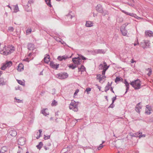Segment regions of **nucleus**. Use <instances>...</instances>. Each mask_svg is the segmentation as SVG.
<instances>
[{"label": "nucleus", "instance_id": "1", "mask_svg": "<svg viewBox=\"0 0 153 153\" xmlns=\"http://www.w3.org/2000/svg\"><path fill=\"white\" fill-rule=\"evenodd\" d=\"M16 135L17 132L15 130L12 129L10 130V135L14 137L12 139L11 141H10V146H11V144H12V146H13L12 149H13V147L17 141L16 138L15 137Z\"/></svg>", "mask_w": 153, "mask_h": 153}, {"label": "nucleus", "instance_id": "2", "mask_svg": "<svg viewBox=\"0 0 153 153\" xmlns=\"http://www.w3.org/2000/svg\"><path fill=\"white\" fill-rule=\"evenodd\" d=\"M141 82L139 79L132 81L130 83V85L134 88L135 90L139 89L141 88Z\"/></svg>", "mask_w": 153, "mask_h": 153}, {"label": "nucleus", "instance_id": "3", "mask_svg": "<svg viewBox=\"0 0 153 153\" xmlns=\"http://www.w3.org/2000/svg\"><path fill=\"white\" fill-rule=\"evenodd\" d=\"M109 65L107 66L106 63L105 62L103 64H101L99 65V69L103 70L102 71V75H104L105 72L109 67Z\"/></svg>", "mask_w": 153, "mask_h": 153}, {"label": "nucleus", "instance_id": "4", "mask_svg": "<svg viewBox=\"0 0 153 153\" xmlns=\"http://www.w3.org/2000/svg\"><path fill=\"white\" fill-rule=\"evenodd\" d=\"M78 102H75L74 101L72 100L70 104L69 108L70 109H73L75 111H78Z\"/></svg>", "mask_w": 153, "mask_h": 153}, {"label": "nucleus", "instance_id": "5", "mask_svg": "<svg viewBox=\"0 0 153 153\" xmlns=\"http://www.w3.org/2000/svg\"><path fill=\"white\" fill-rule=\"evenodd\" d=\"M68 74L65 72L61 73L57 75L58 77L60 79H64L68 76Z\"/></svg>", "mask_w": 153, "mask_h": 153}, {"label": "nucleus", "instance_id": "6", "mask_svg": "<svg viewBox=\"0 0 153 153\" xmlns=\"http://www.w3.org/2000/svg\"><path fill=\"white\" fill-rule=\"evenodd\" d=\"M72 61L74 64L78 65L81 64V62L82 61L80 57H78L73 58L72 59Z\"/></svg>", "mask_w": 153, "mask_h": 153}, {"label": "nucleus", "instance_id": "7", "mask_svg": "<svg viewBox=\"0 0 153 153\" xmlns=\"http://www.w3.org/2000/svg\"><path fill=\"white\" fill-rule=\"evenodd\" d=\"M25 139L23 137H21L19 138L18 140V143L19 145L23 146L25 143Z\"/></svg>", "mask_w": 153, "mask_h": 153}, {"label": "nucleus", "instance_id": "8", "mask_svg": "<svg viewBox=\"0 0 153 153\" xmlns=\"http://www.w3.org/2000/svg\"><path fill=\"white\" fill-rule=\"evenodd\" d=\"M10 9L12 10V13H16L19 11L17 4L13 5L12 7H10Z\"/></svg>", "mask_w": 153, "mask_h": 153}, {"label": "nucleus", "instance_id": "9", "mask_svg": "<svg viewBox=\"0 0 153 153\" xmlns=\"http://www.w3.org/2000/svg\"><path fill=\"white\" fill-rule=\"evenodd\" d=\"M10 65V61H7L6 62L2 64V65L0 69L2 70H4L7 68Z\"/></svg>", "mask_w": 153, "mask_h": 153}, {"label": "nucleus", "instance_id": "10", "mask_svg": "<svg viewBox=\"0 0 153 153\" xmlns=\"http://www.w3.org/2000/svg\"><path fill=\"white\" fill-rule=\"evenodd\" d=\"M50 65L52 68L56 70L59 68V64H55L53 61H51L50 62Z\"/></svg>", "mask_w": 153, "mask_h": 153}, {"label": "nucleus", "instance_id": "11", "mask_svg": "<svg viewBox=\"0 0 153 153\" xmlns=\"http://www.w3.org/2000/svg\"><path fill=\"white\" fill-rule=\"evenodd\" d=\"M71 56L69 57L67 55H64L62 56H59L57 59L59 60V61H62L63 59L65 60L66 59L68 58H71Z\"/></svg>", "mask_w": 153, "mask_h": 153}, {"label": "nucleus", "instance_id": "12", "mask_svg": "<svg viewBox=\"0 0 153 153\" xmlns=\"http://www.w3.org/2000/svg\"><path fill=\"white\" fill-rule=\"evenodd\" d=\"M96 10L99 13H102L103 12V8L101 5L98 4L96 7Z\"/></svg>", "mask_w": 153, "mask_h": 153}, {"label": "nucleus", "instance_id": "13", "mask_svg": "<svg viewBox=\"0 0 153 153\" xmlns=\"http://www.w3.org/2000/svg\"><path fill=\"white\" fill-rule=\"evenodd\" d=\"M145 34L146 36H153V32L150 30L146 31Z\"/></svg>", "mask_w": 153, "mask_h": 153}, {"label": "nucleus", "instance_id": "14", "mask_svg": "<svg viewBox=\"0 0 153 153\" xmlns=\"http://www.w3.org/2000/svg\"><path fill=\"white\" fill-rule=\"evenodd\" d=\"M50 56L48 54H46L44 59V61L46 63H48L50 60Z\"/></svg>", "mask_w": 153, "mask_h": 153}, {"label": "nucleus", "instance_id": "15", "mask_svg": "<svg viewBox=\"0 0 153 153\" xmlns=\"http://www.w3.org/2000/svg\"><path fill=\"white\" fill-rule=\"evenodd\" d=\"M120 31L123 36H126L127 35V31L126 30V28H124V29L122 27H120Z\"/></svg>", "mask_w": 153, "mask_h": 153}, {"label": "nucleus", "instance_id": "16", "mask_svg": "<svg viewBox=\"0 0 153 153\" xmlns=\"http://www.w3.org/2000/svg\"><path fill=\"white\" fill-rule=\"evenodd\" d=\"M24 70V66L22 63H19L18 66L17 70L19 71H21Z\"/></svg>", "mask_w": 153, "mask_h": 153}, {"label": "nucleus", "instance_id": "17", "mask_svg": "<svg viewBox=\"0 0 153 153\" xmlns=\"http://www.w3.org/2000/svg\"><path fill=\"white\" fill-rule=\"evenodd\" d=\"M34 47V45L32 43H29L28 44L27 48L29 50H33Z\"/></svg>", "mask_w": 153, "mask_h": 153}, {"label": "nucleus", "instance_id": "18", "mask_svg": "<svg viewBox=\"0 0 153 153\" xmlns=\"http://www.w3.org/2000/svg\"><path fill=\"white\" fill-rule=\"evenodd\" d=\"M42 113L44 115L46 116L49 114V113L48 111V110L47 108L43 109L42 111Z\"/></svg>", "mask_w": 153, "mask_h": 153}, {"label": "nucleus", "instance_id": "19", "mask_svg": "<svg viewBox=\"0 0 153 153\" xmlns=\"http://www.w3.org/2000/svg\"><path fill=\"white\" fill-rule=\"evenodd\" d=\"M68 17H69L71 19L72 18L74 17L75 16V14L74 13L72 12V11H70L68 14L66 16Z\"/></svg>", "mask_w": 153, "mask_h": 153}, {"label": "nucleus", "instance_id": "20", "mask_svg": "<svg viewBox=\"0 0 153 153\" xmlns=\"http://www.w3.org/2000/svg\"><path fill=\"white\" fill-rule=\"evenodd\" d=\"M95 52L96 53H105V52L102 49H98L96 50L95 51Z\"/></svg>", "mask_w": 153, "mask_h": 153}, {"label": "nucleus", "instance_id": "21", "mask_svg": "<svg viewBox=\"0 0 153 153\" xmlns=\"http://www.w3.org/2000/svg\"><path fill=\"white\" fill-rule=\"evenodd\" d=\"M141 46L143 48H146V40H143V42H142L140 44Z\"/></svg>", "mask_w": 153, "mask_h": 153}, {"label": "nucleus", "instance_id": "22", "mask_svg": "<svg viewBox=\"0 0 153 153\" xmlns=\"http://www.w3.org/2000/svg\"><path fill=\"white\" fill-rule=\"evenodd\" d=\"M102 77H100L101 75L100 74H98L97 75V77H98V76H99V77L98 78L97 77V79L99 80L100 81L102 80L103 79H104L106 77V76L104 75H102Z\"/></svg>", "mask_w": 153, "mask_h": 153}, {"label": "nucleus", "instance_id": "23", "mask_svg": "<svg viewBox=\"0 0 153 153\" xmlns=\"http://www.w3.org/2000/svg\"><path fill=\"white\" fill-rule=\"evenodd\" d=\"M43 145L42 142H41L39 143V144L36 146V147L39 150H40Z\"/></svg>", "mask_w": 153, "mask_h": 153}, {"label": "nucleus", "instance_id": "24", "mask_svg": "<svg viewBox=\"0 0 153 153\" xmlns=\"http://www.w3.org/2000/svg\"><path fill=\"white\" fill-rule=\"evenodd\" d=\"M15 50V47L12 45H10V53L13 52Z\"/></svg>", "mask_w": 153, "mask_h": 153}, {"label": "nucleus", "instance_id": "25", "mask_svg": "<svg viewBox=\"0 0 153 153\" xmlns=\"http://www.w3.org/2000/svg\"><path fill=\"white\" fill-rule=\"evenodd\" d=\"M85 26L87 27H90L92 26V24L90 21L87 22Z\"/></svg>", "mask_w": 153, "mask_h": 153}, {"label": "nucleus", "instance_id": "26", "mask_svg": "<svg viewBox=\"0 0 153 153\" xmlns=\"http://www.w3.org/2000/svg\"><path fill=\"white\" fill-rule=\"evenodd\" d=\"M85 69V68L83 65H82L80 68H78V70L79 71H83Z\"/></svg>", "mask_w": 153, "mask_h": 153}, {"label": "nucleus", "instance_id": "27", "mask_svg": "<svg viewBox=\"0 0 153 153\" xmlns=\"http://www.w3.org/2000/svg\"><path fill=\"white\" fill-rule=\"evenodd\" d=\"M45 1L47 5L50 7H52V5L51 4V0H45Z\"/></svg>", "mask_w": 153, "mask_h": 153}, {"label": "nucleus", "instance_id": "28", "mask_svg": "<svg viewBox=\"0 0 153 153\" xmlns=\"http://www.w3.org/2000/svg\"><path fill=\"white\" fill-rule=\"evenodd\" d=\"M17 82L19 83V84L22 85H23V86H25V83L22 82L21 80H17Z\"/></svg>", "mask_w": 153, "mask_h": 153}, {"label": "nucleus", "instance_id": "29", "mask_svg": "<svg viewBox=\"0 0 153 153\" xmlns=\"http://www.w3.org/2000/svg\"><path fill=\"white\" fill-rule=\"evenodd\" d=\"M5 84V82L4 81L3 79L2 78H0V85H3Z\"/></svg>", "mask_w": 153, "mask_h": 153}, {"label": "nucleus", "instance_id": "30", "mask_svg": "<svg viewBox=\"0 0 153 153\" xmlns=\"http://www.w3.org/2000/svg\"><path fill=\"white\" fill-rule=\"evenodd\" d=\"M121 79L123 80L122 78L118 77H117L115 80V81L116 83H117V82L120 81Z\"/></svg>", "mask_w": 153, "mask_h": 153}, {"label": "nucleus", "instance_id": "31", "mask_svg": "<svg viewBox=\"0 0 153 153\" xmlns=\"http://www.w3.org/2000/svg\"><path fill=\"white\" fill-rule=\"evenodd\" d=\"M125 85L126 87V91L125 93V94H126L127 92L129 90V83Z\"/></svg>", "mask_w": 153, "mask_h": 153}, {"label": "nucleus", "instance_id": "32", "mask_svg": "<svg viewBox=\"0 0 153 153\" xmlns=\"http://www.w3.org/2000/svg\"><path fill=\"white\" fill-rule=\"evenodd\" d=\"M141 107H135L136 111L138 113H140V109H141Z\"/></svg>", "mask_w": 153, "mask_h": 153}, {"label": "nucleus", "instance_id": "33", "mask_svg": "<svg viewBox=\"0 0 153 153\" xmlns=\"http://www.w3.org/2000/svg\"><path fill=\"white\" fill-rule=\"evenodd\" d=\"M127 15H129L131 16H133L135 18L136 16H137V15L136 14H134L132 13H128Z\"/></svg>", "mask_w": 153, "mask_h": 153}, {"label": "nucleus", "instance_id": "34", "mask_svg": "<svg viewBox=\"0 0 153 153\" xmlns=\"http://www.w3.org/2000/svg\"><path fill=\"white\" fill-rule=\"evenodd\" d=\"M102 15L104 16H105L106 15H108L109 14L108 12L107 11H104L102 12Z\"/></svg>", "mask_w": 153, "mask_h": 153}, {"label": "nucleus", "instance_id": "35", "mask_svg": "<svg viewBox=\"0 0 153 153\" xmlns=\"http://www.w3.org/2000/svg\"><path fill=\"white\" fill-rule=\"evenodd\" d=\"M142 133L141 132H139L138 134L139 135V138H140L141 137H144L146 136L145 134H143L142 135Z\"/></svg>", "mask_w": 153, "mask_h": 153}, {"label": "nucleus", "instance_id": "36", "mask_svg": "<svg viewBox=\"0 0 153 153\" xmlns=\"http://www.w3.org/2000/svg\"><path fill=\"white\" fill-rule=\"evenodd\" d=\"M57 102L54 100L51 103V105L52 106H56L57 105Z\"/></svg>", "mask_w": 153, "mask_h": 153}, {"label": "nucleus", "instance_id": "37", "mask_svg": "<svg viewBox=\"0 0 153 153\" xmlns=\"http://www.w3.org/2000/svg\"><path fill=\"white\" fill-rule=\"evenodd\" d=\"M146 48L147 46L148 48H149L150 43H149V41L148 40L146 41Z\"/></svg>", "mask_w": 153, "mask_h": 153}, {"label": "nucleus", "instance_id": "38", "mask_svg": "<svg viewBox=\"0 0 153 153\" xmlns=\"http://www.w3.org/2000/svg\"><path fill=\"white\" fill-rule=\"evenodd\" d=\"M15 99L16 100V102H17L18 103H21V102H23V101L22 100H20L19 99H16V97L15 98Z\"/></svg>", "mask_w": 153, "mask_h": 153}, {"label": "nucleus", "instance_id": "39", "mask_svg": "<svg viewBox=\"0 0 153 153\" xmlns=\"http://www.w3.org/2000/svg\"><path fill=\"white\" fill-rule=\"evenodd\" d=\"M128 25V23H126L124 24L121 27H122L123 28H126V27Z\"/></svg>", "mask_w": 153, "mask_h": 153}, {"label": "nucleus", "instance_id": "40", "mask_svg": "<svg viewBox=\"0 0 153 153\" xmlns=\"http://www.w3.org/2000/svg\"><path fill=\"white\" fill-rule=\"evenodd\" d=\"M33 2L32 1L29 0L28 2L27 6L29 7L30 6V4L31 3H33Z\"/></svg>", "mask_w": 153, "mask_h": 153}, {"label": "nucleus", "instance_id": "41", "mask_svg": "<svg viewBox=\"0 0 153 153\" xmlns=\"http://www.w3.org/2000/svg\"><path fill=\"white\" fill-rule=\"evenodd\" d=\"M50 137V135H48V136H46L45 135H44V139L45 140H47L48 139H49Z\"/></svg>", "mask_w": 153, "mask_h": 153}, {"label": "nucleus", "instance_id": "42", "mask_svg": "<svg viewBox=\"0 0 153 153\" xmlns=\"http://www.w3.org/2000/svg\"><path fill=\"white\" fill-rule=\"evenodd\" d=\"M105 92H107V91H108L110 88L109 86H108L107 85H106V86L105 87Z\"/></svg>", "mask_w": 153, "mask_h": 153}, {"label": "nucleus", "instance_id": "43", "mask_svg": "<svg viewBox=\"0 0 153 153\" xmlns=\"http://www.w3.org/2000/svg\"><path fill=\"white\" fill-rule=\"evenodd\" d=\"M10 52V50H9V51H5L3 52V54L4 55H7V54H8L9 52Z\"/></svg>", "mask_w": 153, "mask_h": 153}, {"label": "nucleus", "instance_id": "44", "mask_svg": "<svg viewBox=\"0 0 153 153\" xmlns=\"http://www.w3.org/2000/svg\"><path fill=\"white\" fill-rule=\"evenodd\" d=\"M39 136H38L37 137H36V138L37 139H38L39 138L41 137V134L42 132V130H41V129H39Z\"/></svg>", "mask_w": 153, "mask_h": 153}, {"label": "nucleus", "instance_id": "45", "mask_svg": "<svg viewBox=\"0 0 153 153\" xmlns=\"http://www.w3.org/2000/svg\"><path fill=\"white\" fill-rule=\"evenodd\" d=\"M102 143L100 144V146L98 147L97 149L98 150H100L103 147V146L102 145Z\"/></svg>", "mask_w": 153, "mask_h": 153}, {"label": "nucleus", "instance_id": "46", "mask_svg": "<svg viewBox=\"0 0 153 153\" xmlns=\"http://www.w3.org/2000/svg\"><path fill=\"white\" fill-rule=\"evenodd\" d=\"M148 70H149V73H148L147 75L149 76L152 74V70L151 69H150L149 68H148Z\"/></svg>", "mask_w": 153, "mask_h": 153}, {"label": "nucleus", "instance_id": "47", "mask_svg": "<svg viewBox=\"0 0 153 153\" xmlns=\"http://www.w3.org/2000/svg\"><path fill=\"white\" fill-rule=\"evenodd\" d=\"M115 106L114 105V103H112V102L111 104L109 105V106L108 107V108H113Z\"/></svg>", "mask_w": 153, "mask_h": 153}, {"label": "nucleus", "instance_id": "48", "mask_svg": "<svg viewBox=\"0 0 153 153\" xmlns=\"http://www.w3.org/2000/svg\"><path fill=\"white\" fill-rule=\"evenodd\" d=\"M146 108H147L149 111H150L151 110V107L149 106L148 105H146Z\"/></svg>", "mask_w": 153, "mask_h": 153}, {"label": "nucleus", "instance_id": "49", "mask_svg": "<svg viewBox=\"0 0 153 153\" xmlns=\"http://www.w3.org/2000/svg\"><path fill=\"white\" fill-rule=\"evenodd\" d=\"M116 97H117V96H116L115 97H114L112 98V103H114L115 101V100L116 99Z\"/></svg>", "mask_w": 153, "mask_h": 153}, {"label": "nucleus", "instance_id": "50", "mask_svg": "<svg viewBox=\"0 0 153 153\" xmlns=\"http://www.w3.org/2000/svg\"><path fill=\"white\" fill-rule=\"evenodd\" d=\"M79 90L78 89H77L75 92L74 94V96H75L77 95V93L79 92Z\"/></svg>", "mask_w": 153, "mask_h": 153}, {"label": "nucleus", "instance_id": "51", "mask_svg": "<svg viewBox=\"0 0 153 153\" xmlns=\"http://www.w3.org/2000/svg\"><path fill=\"white\" fill-rule=\"evenodd\" d=\"M91 88H86L85 90V91H87L88 94V92L89 91H91Z\"/></svg>", "mask_w": 153, "mask_h": 153}, {"label": "nucleus", "instance_id": "52", "mask_svg": "<svg viewBox=\"0 0 153 153\" xmlns=\"http://www.w3.org/2000/svg\"><path fill=\"white\" fill-rule=\"evenodd\" d=\"M69 68H72L73 69V67H74V65L73 64H70L68 66Z\"/></svg>", "mask_w": 153, "mask_h": 153}, {"label": "nucleus", "instance_id": "53", "mask_svg": "<svg viewBox=\"0 0 153 153\" xmlns=\"http://www.w3.org/2000/svg\"><path fill=\"white\" fill-rule=\"evenodd\" d=\"M81 58H82V59L83 60H85L88 59L87 58L84 57V56H82V55H81Z\"/></svg>", "mask_w": 153, "mask_h": 153}, {"label": "nucleus", "instance_id": "54", "mask_svg": "<svg viewBox=\"0 0 153 153\" xmlns=\"http://www.w3.org/2000/svg\"><path fill=\"white\" fill-rule=\"evenodd\" d=\"M23 61H26L28 62L29 61L28 58H27L25 59H24L23 60Z\"/></svg>", "mask_w": 153, "mask_h": 153}, {"label": "nucleus", "instance_id": "55", "mask_svg": "<svg viewBox=\"0 0 153 153\" xmlns=\"http://www.w3.org/2000/svg\"><path fill=\"white\" fill-rule=\"evenodd\" d=\"M131 136L132 137H137V134H132V135H131Z\"/></svg>", "mask_w": 153, "mask_h": 153}, {"label": "nucleus", "instance_id": "56", "mask_svg": "<svg viewBox=\"0 0 153 153\" xmlns=\"http://www.w3.org/2000/svg\"><path fill=\"white\" fill-rule=\"evenodd\" d=\"M145 113L147 114H150L151 113L150 111H145Z\"/></svg>", "mask_w": 153, "mask_h": 153}, {"label": "nucleus", "instance_id": "57", "mask_svg": "<svg viewBox=\"0 0 153 153\" xmlns=\"http://www.w3.org/2000/svg\"><path fill=\"white\" fill-rule=\"evenodd\" d=\"M124 83L125 84V85L127 84L128 83H129L127 81V80L126 79H124Z\"/></svg>", "mask_w": 153, "mask_h": 153}, {"label": "nucleus", "instance_id": "58", "mask_svg": "<svg viewBox=\"0 0 153 153\" xmlns=\"http://www.w3.org/2000/svg\"><path fill=\"white\" fill-rule=\"evenodd\" d=\"M122 12L123 13H125V14H126V15H127L128 14V12H126V11H125V10H122Z\"/></svg>", "mask_w": 153, "mask_h": 153}, {"label": "nucleus", "instance_id": "59", "mask_svg": "<svg viewBox=\"0 0 153 153\" xmlns=\"http://www.w3.org/2000/svg\"><path fill=\"white\" fill-rule=\"evenodd\" d=\"M44 147L45 149V150H47L48 149H49V148L48 147H46V146H44Z\"/></svg>", "mask_w": 153, "mask_h": 153}, {"label": "nucleus", "instance_id": "60", "mask_svg": "<svg viewBox=\"0 0 153 153\" xmlns=\"http://www.w3.org/2000/svg\"><path fill=\"white\" fill-rule=\"evenodd\" d=\"M111 84L109 82H108L107 84V85L108 86H111Z\"/></svg>", "mask_w": 153, "mask_h": 153}, {"label": "nucleus", "instance_id": "61", "mask_svg": "<svg viewBox=\"0 0 153 153\" xmlns=\"http://www.w3.org/2000/svg\"><path fill=\"white\" fill-rule=\"evenodd\" d=\"M52 91H53V93H52V94H55V92L56 90H55V89H54H54H52Z\"/></svg>", "mask_w": 153, "mask_h": 153}, {"label": "nucleus", "instance_id": "62", "mask_svg": "<svg viewBox=\"0 0 153 153\" xmlns=\"http://www.w3.org/2000/svg\"><path fill=\"white\" fill-rule=\"evenodd\" d=\"M110 90L112 91V92L114 93V91L113 90V88L111 87L110 88Z\"/></svg>", "mask_w": 153, "mask_h": 153}, {"label": "nucleus", "instance_id": "63", "mask_svg": "<svg viewBox=\"0 0 153 153\" xmlns=\"http://www.w3.org/2000/svg\"><path fill=\"white\" fill-rule=\"evenodd\" d=\"M14 28L13 27H10V31H12L13 30Z\"/></svg>", "mask_w": 153, "mask_h": 153}, {"label": "nucleus", "instance_id": "64", "mask_svg": "<svg viewBox=\"0 0 153 153\" xmlns=\"http://www.w3.org/2000/svg\"><path fill=\"white\" fill-rule=\"evenodd\" d=\"M77 65L75 64V65H74V67H73V69H74L76 68L77 67Z\"/></svg>", "mask_w": 153, "mask_h": 153}]
</instances>
